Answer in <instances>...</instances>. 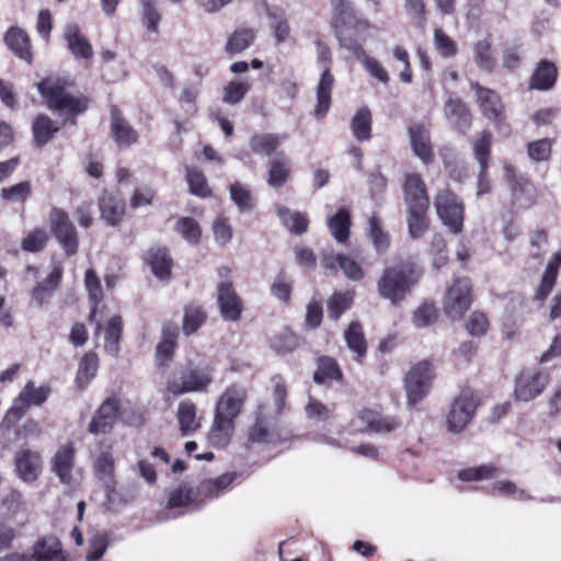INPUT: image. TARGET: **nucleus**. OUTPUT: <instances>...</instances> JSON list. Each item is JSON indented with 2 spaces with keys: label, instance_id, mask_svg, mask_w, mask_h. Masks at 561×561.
I'll return each instance as SVG.
<instances>
[{
  "label": "nucleus",
  "instance_id": "1",
  "mask_svg": "<svg viewBox=\"0 0 561 561\" xmlns=\"http://www.w3.org/2000/svg\"><path fill=\"white\" fill-rule=\"evenodd\" d=\"M422 276V270L411 261H400L385 267L377 279V294L392 306H399L411 294Z\"/></svg>",
  "mask_w": 561,
  "mask_h": 561
},
{
  "label": "nucleus",
  "instance_id": "2",
  "mask_svg": "<svg viewBox=\"0 0 561 561\" xmlns=\"http://www.w3.org/2000/svg\"><path fill=\"white\" fill-rule=\"evenodd\" d=\"M38 92L46 100L49 110L66 118L83 113L89 100L82 94H73L66 90L60 79L47 78L37 84Z\"/></svg>",
  "mask_w": 561,
  "mask_h": 561
},
{
  "label": "nucleus",
  "instance_id": "3",
  "mask_svg": "<svg viewBox=\"0 0 561 561\" xmlns=\"http://www.w3.org/2000/svg\"><path fill=\"white\" fill-rule=\"evenodd\" d=\"M213 381V370L209 366L190 362L169 377L167 392L174 397L207 392Z\"/></svg>",
  "mask_w": 561,
  "mask_h": 561
},
{
  "label": "nucleus",
  "instance_id": "4",
  "mask_svg": "<svg viewBox=\"0 0 561 561\" xmlns=\"http://www.w3.org/2000/svg\"><path fill=\"white\" fill-rule=\"evenodd\" d=\"M473 301L472 285L469 278H455L443 296V310L447 318L459 320Z\"/></svg>",
  "mask_w": 561,
  "mask_h": 561
},
{
  "label": "nucleus",
  "instance_id": "5",
  "mask_svg": "<svg viewBox=\"0 0 561 561\" xmlns=\"http://www.w3.org/2000/svg\"><path fill=\"white\" fill-rule=\"evenodd\" d=\"M434 206L438 218L453 233L462 231L465 205L457 195L443 188L436 193Z\"/></svg>",
  "mask_w": 561,
  "mask_h": 561
},
{
  "label": "nucleus",
  "instance_id": "6",
  "mask_svg": "<svg viewBox=\"0 0 561 561\" xmlns=\"http://www.w3.org/2000/svg\"><path fill=\"white\" fill-rule=\"evenodd\" d=\"M434 377L433 367L426 360L409 369L404 377V390L410 405L419 403L430 393Z\"/></svg>",
  "mask_w": 561,
  "mask_h": 561
},
{
  "label": "nucleus",
  "instance_id": "7",
  "mask_svg": "<svg viewBox=\"0 0 561 561\" xmlns=\"http://www.w3.org/2000/svg\"><path fill=\"white\" fill-rule=\"evenodd\" d=\"M478 402L470 391H462L454 399L446 415L447 431L453 434L461 433L473 419Z\"/></svg>",
  "mask_w": 561,
  "mask_h": 561
},
{
  "label": "nucleus",
  "instance_id": "8",
  "mask_svg": "<svg viewBox=\"0 0 561 561\" xmlns=\"http://www.w3.org/2000/svg\"><path fill=\"white\" fill-rule=\"evenodd\" d=\"M48 222L51 232L66 253L75 255L78 252V233L68 214L55 207L48 215Z\"/></svg>",
  "mask_w": 561,
  "mask_h": 561
},
{
  "label": "nucleus",
  "instance_id": "9",
  "mask_svg": "<svg viewBox=\"0 0 561 561\" xmlns=\"http://www.w3.org/2000/svg\"><path fill=\"white\" fill-rule=\"evenodd\" d=\"M225 277L217 286V301L221 317L228 321H237L242 312V300L234 291L232 282L228 278L230 271L227 267L219 270Z\"/></svg>",
  "mask_w": 561,
  "mask_h": 561
},
{
  "label": "nucleus",
  "instance_id": "10",
  "mask_svg": "<svg viewBox=\"0 0 561 561\" xmlns=\"http://www.w3.org/2000/svg\"><path fill=\"white\" fill-rule=\"evenodd\" d=\"M548 383V376L537 369H525L515 379L514 397L517 401L528 402L538 397Z\"/></svg>",
  "mask_w": 561,
  "mask_h": 561
},
{
  "label": "nucleus",
  "instance_id": "11",
  "mask_svg": "<svg viewBox=\"0 0 561 561\" xmlns=\"http://www.w3.org/2000/svg\"><path fill=\"white\" fill-rule=\"evenodd\" d=\"M397 416H382L378 411L364 409L353 420V427L359 432L390 433L399 428Z\"/></svg>",
  "mask_w": 561,
  "mask_h": 561
},
{
  "label": "nucleus",
  "instance_id": "12",
  "mask_svg": "<svg viewBox=\"0 0 561 561\" xmlns=\"http://www.w3.org/2000/svg\"><path fill=\"white\" fill-rule=\"evenodd\" d=\"M248 397L247 388L242 385H231L219 397L215 413L236 420L241 413Z\"/></svg>",
  "mask_w": 561,
  "mask_h": 561
},
{
  "label": "nucleus",
  "instance_id": "13",
  "mask_svg": "<svg viewBox=\"0 0 561 561\" xmlns=\"http://www.w3.org/2000/svg\"><path fill=\"white\" fill-rule=\"evenodd\" d=\"M118 401L114 398L106 399L93 415L88 431L91 434H105L111 431L116 422Z\"/></svg>",
  "mask_w": 561,
  "mask_h": 561
},
{
  "label": "nucleus",
  "instance_id": "14",
  "mask_svg": "<svg viewBox=\"0 0 561 561\" xmlns=\"http://www.w3.org/2000/svg\"><path fill=\"white\" fill-rule=\"evenodd\" d=\"M476 91L477 100L483 115L495 123H500L503 116V104L499 95L486 88L480 87L477 82L471 83Z\"/></svg>",
  "mask_w": 561,
  "mask_h": 561
},
{
  "label": "nucleus",
  "instance_id": "15",
  "mask_svg": "<svg viewBox=\"0 0 561 561\" xmlns=\"http://www.w3.org/2000/svg\"><path fill=\"white\" fill-rule=\"evenodd\" d=\"M404 197L409 208H428L430 201L423 179L417 173L405 176Z\"/></svg>",
  "mask_w": 561,
  "mask_h": 561
},
{
  "label": "nucleus",
  "instance_id": "16",
  "mask_svg": "<svg viewBox=\"0 0 561 561\" xmlns=\"http://www.w3.org/2000/svg\"><path fill=\"white\" fill-rule=\"evenodd\" d=\"M111 136L114 142L125 149L137 142L138 134L133 126L119 114L116 108L111 112Z\"/></svg>",
  "mask_w": 561,
  "mask_h": 561
},
{
  "label": "nucleus",
  "instance_id": "17",
  "mask_svg": "<svg viewBox=\"0 0 561 561\" xmlns=\"http://www.w3.org/2000/svg\"><path fill=\"white\" fill-rule=\"evenodd\" d=\"M15 469L23 481H35L42 470L41 456L27 449L18 451L15 455Z\"/></svg>",
  "mask_w": 561,
  "mask_h": 561
},
{
  "label": "nucleus",
  "instance_id": "18",
  "mask_svg": "<svg viewBox=\"0 0 561 561\" xmlns=\"http://www.w3.org/2000/svg\"><path fill=\"white\" fill-rule=\"evenodd\" d=\"M73 466V446L70 444L60 446L51 459V468L62 483L69 484L71 482Z\"/></svg>",
  "mask_w": 561,
  "mask_h": 561
},
{
  "label": "nucleus",
  "instance_id": "19",
  "mask_svg": "<svg viewBox=\"0 0 561 561\" xmlns=\"http://www.w3.org/2000/svg\"><path fill=\"white\" fill-rule=\"evenodd\" d=\"M4 42L9 49L20 59L31 64L33 58L28 35L20 27H10L4 34Z\"/></svg>",
  "mask_w": 561,
  "mask_h": 561
},
{
  "label": "nucleus",
  "instance_id": "20",
  "mask_svg": "<svg viewBox=\"0 0 561 561\" xmlns=\"http://www.w3.org/2000/svg\"><path fill=\"white\" fill-rule=\"evenodd\" d=\"M25 561H65L61 543L57 538L49 537L38 540Z\"/></svg>",
  "mask_w": 561,
  "mask_h": 561
},
{
  "label": "nucleus",
  "instance_id": "21",
  "mask_svg": "<svg viewBox=\"0 0 561 561\" xmlns=\"http://www.w3.org/2000/svg\"><path fill=\"white\" fill-rule=\"evenodd\" d=\"M233 432L234 420L215 413L207 439L211 446L225 448L230 443Z\"/></svg>",
  "mask_w": 561,
  "mask_h": 561
},
{
  "label": "nucleus",
  "instance_id": "22",
  "mask_svg": "<svg viewBox=\"0 0 561 561\" xmlns=\"http://www.w3.org/2000/svg\"><path fill=\"white\" fill-rule=\"evenodd\" d=\"M410 145L414 153L427 164L433 160V150L430 141L428 129L420 124H415L409 129Z\"/></svg>",
  "mask_w": 561,
  "mask_h": 561
},
{
  "label": "nucleus",
  "instance_id": "23",
  "mask_svg": "<svg viewBox=\"0 0 561 561\" xmlns=\"http://www.w3.org/2000/svg\"><path fill=\"white\" fill-rule=\"evenodd\" d=\"M104 333V350L111 356H117L122 336V319L119 316H112L103 324L98 323L96 334Z\"/></svg>",
  "mask_w": 561,
  "mask_h": 561
},
{
  "label": "nucleus",
  "instance_id": "24",
  "mask_svg": "<svg viewBox=\"0 0 561 561\" xmlns=\"http://www.w3.org/2000/svg\"><path fill=\"white\" fill-rule=\"evenodd\" d=\"M558 78V70L553 62L542 59L540 60L530 78L529 88L538 91L550 90Z\"/></svg>",
  "mask_w": 561,
  "mask_h": 561
},
{
  "label": "nucleus",
  "instance_id": "25",
  "mask_svg": "<svg viewBox=\"0 0 561 561\" xmlns=\"http://www.w3.org/2000/svg\"><path fill=\"white\" fill-rule=\"evenodd\" d=\"M176 421L182 436L196 432L201 427L196 404L188 400L181 401L178 405Z\"/></svg>",
  "mask_w": 561,
  "mask_h": 561
},
{
  "label": "nucleus",
  "instance_id": "26",
  "mask_svg": "<svg viewBox=\"0 0 561 561\" xmlns=\"http://www.w3.org/2000/svg\"><path fill=\"white\" fill-rule=\"evenodd\" d=\"M333 83L334 78L330 72V69L325 66L317 84V106L314 108V115L317 117H323L331 106V91Z\"/></svg>",
  "mask_w": 561,
  "mask_h": 561
},
{
  "label": "nucleus",
  "instance_id": "27",
  "mask_svg": "<svg viewBox=\"0 0 561 561\" xmlns=\"http://www.w3.org/2000/svg\"><path fill=\"white\" fill-rule=\"evenodd\" d=\"M65 38L68 47L76 58L90 59L93 49L89 41L80 33L77 25H68L65 31Z\"/></svg>",
  "mask_w": 561,
  "mask_h": 561
},
{
  "label": "nucleus",
  "instance_id": "28",
  "mask_svg": "<svg viewBox=\"0 0 561 561\" xmlns=\"http://www.w3.org/2000/svg\"><path fill=\"white\" fill-rule=\"evenodd\" d=\"M99 369V357L93 352L83 355L76 374V386L80 391L88 388Z\"/></svg>",
  "mask_w": 561,
  "mask_h": 561
},
{
  "label": "nucleus",
  "instance_id": "29",
  "mask_svg": "<svg viewBox=\"0 0 561 561\" xmlns=\"http://www.w3.org/2000/svg\"><path fill=\"white\" fill-rule=\"evenodd\" d=\"M447 119L460 131L466 133L471 125L470 113L461 100L449 99L444 108Z\"/></svg>",
  "mask_w": 561,
  "mask_h": 561
},
{
  "label": "nucleus",
  "instance_id": "30",
  "mask_svg": "<svg viewBox=\"0 0 561 561\" xmlns=\"http://www.w3.org/2000/svg\"><path fill=\"white\" fill-rule=\"evenodd\" d=\"M277 217L282 225L291 233L302 234L308 229L309 220L304 213L282 206L277 208Z\"/></svg>",
  "mask_w": 561,
  "mask_h": 561
},
{
  "label": "nucleus",
  "instance_id": "31",
  "mask_svg": "<svg viewBox=\"0 0 561 561\" xmlns=\"http://www.w3.org/2000/svg\"><path fill=\"white\" fill-rule=\"evenodd\" d=\"M100 209L102 218L108 225L116 226L125 213V203L112 194H104L100 201Z\"/></svg>",
  "mask_w": 561,
  "mask_h": 561
},
{
  "label": "nucleus",
  "instance_id": "32",
  "mask_svg": "<svg viewBox=\"0 0 561 561\" xmlns=\"http://www.w3.org/2000/svg\"><path fill=\"white\" fill-rule=\"evenodd\" d=\"M62 270L59 265H54L47 277L39 283L32 291V298L42 306L45 300L55 291L60 283Z\"/></svg>",
  "mask_w": 561,
  "mask_h": 561
},
{
  "label": "nucleus",
  "instance_id": "33",
  "mask_svg": "<svg viewBox=\"0 0 561 561\" xmlns=\"http://www.w3.org/2000/svg\"><path fill=\"white\" fill-rule=\"evenodd\" d=\"M561 264V254L554 255L548 262L546 270L541 277V283L536 291L535 298L543 300L552 290L558 276V270Z\"/></svg>",
  "mask_w": 561,
  "mask_h": 561
},
{
  "label": "nucleus",
  "instance_id": "34",
  "mask_svg": "<svg viewBox=\"0 0 561 561\" xmlns=\"http://www.w3.org/2000/svg\"><path fill=\"white\" fill-rule=\"evenodd\" d=\"M59 130V127L47 115H37L33 123V140L37 147L45 146L53 136Z\"/></svg>",
  "mask_w": 561,
  "mask_h": 561
},
{
  "label": "nucleus",
  "instance_id": "35",
  "mask_svg": "<svg viewBox=\"0 0 561 561\" xmlns=\"http://www.w3.org/2000/svg\"><path fill=\"white\" fill-rule=\"evenodd\" d=\"M148 263L158 278L167 279L170 276L172 260L165 249L151 248L148 252Z\"/></svg>",
  "mask_w": 561,
  "mask_h": 561
},
{
  "label": "nucleus",
  "instance_id": "36",
  "mask_svg": "<svg viewBox=\"0 0 561 561\" xmlns=\"http://www.w3.org/2000/svg\"><path fill=\"white\" fill-rule=\"evenodd\" d=\"M49 393L50 389L48 387H36L34 381H28L20 392L16 400L27 410L31 405L43 404L47 400Z\"/></svg>",
  "mask_w": 561,
  "mask_h": 561
},
{
  "label": "nucleus",
  "instance_id": "37",
  "mask_svg": "<svg viewBox=\"0 0 561 561\" xmlns=\"http://www.w3.org/2000/svg\"><path fill=\"white\" fill-rule=\"evenodd\" d=\"M140 15L144 26L148 32L157 33L162 20L157 0H139Z\"/></svg>",
  "mask_w": 561,
  "mask_h": 561
},
{
  "label": "nucleus",
  "instance_id": "38",
  "mask_svg": "<svg viewBox=\"0 0 561 561\" xmlns=\"http://www.w3.org/2000/svg\"><path fill=\"white\" fill-rule=\"evenodd\" d=\"M345 342L348 348L356 355V358H362L367 351L366 339L362 327L358 323H351L344 334Z\"/></svg>",
  "mask_w": 561,
  "mask_h": 561
},
{
  "label": "nucleus",
  "instance_id": "39",
  "mask_svg": "<svg viewBox=\"0 0 561 561\" xmlns=\"http://www.w3.org/2000/svg\"><path fill=\"white\" fill-rule=\"evenodd\" d=\"M282 140L283 137L273 134L254 135L250 138V147L254 153L271 156Z\"/></svg>",
  "mask_w": 561,
  "mask_h": 561
},
{
  "label": "nucleus",
  "instance_id": "40",
  "mask_svg": "<svg viewBox=\"0 0 561 561\" xmlns=\"http://www.w3.org/2000/svg\"><path fill=\"white\" fill-rule=\"evenodd\" d=\"M497 468L493 465H481L465 468L458 471L457 477L463 482H478L492 479L497 476Z\"/></svg>",
  "mask_w": 561,
  "mask_h": 561
},
{
  "label": "nucleus",
  "instance_id": "41",
  "mask_svg": "<svg viewBox=\"0 0 561 561\" xmlns=\"http://www.w3.org/2000/svg\"><path fill=\"white\" fill-rule=\"evenodd\" d=\"M350 213L346 209H340L329 219V228L337 242H345L350 233Z\"/></svg>",
  "mask_w": 561,
  "mask_h": 561
},
{
  "label": "nucleus",
  "instance_id": "42",
  "mask_svg": "<svg viewBox=\"0 0 561 561\" xmlns=\"http://www.w3.org/2000/svg\"><path fill=\"white\" fill-rule=\"evenodd\" d=\"M272 439L271 422L266 417H257L248 430V444H265Z\"/></svg>",
  "mask_w": 561,
  "mask_h": 561
},
{
  "label": "nucleus",
  "instance_id": "43",
  "mask_svg": "<svg viewBox=\"0 0 561 561\" xmlns=\"http://www.w3.org/2000/svg\"><path fill=\"white\" fill-rule=\"evenodd\" d=\"M254 33L252 30H237L229 36L226 44V50L231 55L240 54L252 45Z\"/></svg>",
  "mask_w": 561,
  "mask_h": 561
},
{
  "label": "nucleus",
  "instance_id": "44",
  "mask_svg": "<svg viewBox=\"0 0 561 561\" xmlns=\"http://www.w3.org/2000/svg\"><path fill=\"white\" fill-rule=\"evenodd\" d=\"M31 194L32 184L30 181H23L8 187H2L0 191L2 199L15 204L25 203L30 198Z\"/></svg>",
  "mask_w": 561,
  "mask_h": 561
},
{
  "label": "nucleus",
  "instance_id": "45",
  "mask_svg": "<svg viewBox=\"0 0 561 561\" xmlns=\"http://www.w3.org/2000/svg\"><path fill=\"white\" fill-rule=\"evenodd\" d=\"M84 284L92 304L90 318L93 319L96 307L103 298V291L101 280L92 268L85 271Z\"/></svg>",
  "mask_w": 561,
  "mask_h": 561
},
{
  "label": "nucleus",
  "instance_id": "46",
  "mask_svg": "<svg viewBox=\"0 0 561 561\" xmlns=\"http://www.w3.org/2000/svg\"><path fill=\"white\" fill-rule=\"evenodd\" d=\"M426 210L427 208H409L408 225L413 239L421 238L428 229Z\"/></svg>",
  "mask_w": 561,
  "mask_h": 561
},
{
  "label": "nucleus",
  "instance_id": "47",
  "mask_svg": "<svg viewBox=\"0 0 561 561\" xmlns=\"http://www.w3.org/2000/svg\"><path fill=\"white\" fill-rule=\"evenodd\" d=\"M352 130L357 140H367L371 131V117L367 108H360L352 119Z\"/></svg>",
  "mask_w": 561,
  "mask_h": 561
},
{
  "label": "nucleus",
  "instance_id": "48",
  "mask_svg": "<svg viewBox=\"0 0 561 561\" xmlns=\"http://www.w3.org/2000/svg\"><path fill=\"white\" fill-rule=\"evenodd\" d=\"M437 319L436 307L433 304L424 302L414 310L411 321L417 328H426L434 324Z\"/></svg>",
  "mask_w": 561,
  "mask_h": 561
},
{
  "label": "nucleus",
  "instance_id": "49",
  "mask_svg": "<svg viewBox=\"0 0 561 561\" xmlns=\"http://www.w3.org/2000/svg\"><path fill=\"white\" fill-rule=\"evenodd\" d=\"M93 468L99 480L110 483L115 469L113 455L110 451H102L96 457Z\"/></svg>",
  "mask_w": 561,
  "mask_h": 561
},
{
  "label": "nucleus",
  "instance_id": "50",
  "mask_svg": "<svg viewBox=\"0 0 561 561\" xmlns=\"http://www.w3.org/2000/svg\"><path fill=\"white\" fill-rule=\"evenodd\" d=\"M341 371L336 362L331 357H321L319 359V366L317 371L313 374V380L317 383H323L328 379H340Z\"/></svg>",
  "mask_w": 561,
  "mask_h": 561
},
{
  "label": "nucleus",
  "instance_id": "51",
  "mask_svg": "<svg viewBox=\"0 0 561 561\" xmlns=\"http://www.w3.org/2000/svg\"><path fill=\"white\" fill-rule=\"evenodd\" d=\"M211 230L214 240L219 247L227 245L233 237V228L229 219L224 216H218L213 221Z\"/></svg>",
  "mask_w": 561,
  "mask_h": 561
},
{
  "label": "nucleus",
  "instance_id": "52",
  "mask_svg": "<svg viewBox=\"0 0 561 561\" xmlns=\"http://www.w3.org/2000/svg\"><path fill=\"white\" fill-rule=\"evenodd\" d=\"M236 479V473L227 472L218 478L203 481L199 486L201 493L209 496L217 495L230 485Z\"/></svg>",
  "mask_w": 561,
  "mask_h": 561
},
{
  "label": "nucleus",
  "instance_id": "53",
  "mask_svg": "<svg viewBox=\"0 0 561 561\" xmlns=\"http://www.w3.org/2000/svg\"><path fill=\"white\" fill-rule=\"evenodd\" d=\"M492 489L503 496H514L519 501H529L533 499L527 491L518 488L516 483L511 480H496L492 483Z\"/></svg>",
  "mask_w": 561,
  "mask_h": 561
},
{
  "label": "nucleus",
  "instance_id": "54",
  "mask_svg": "<svg viewBox=\"0 0 561 561\" xmlns=\"http://www.w3.org/2000/svg\"><path fill=\"white\" fill-rule=\"evenodd\" d=\"M230 197L238 206L240 211H249L254 205L255 201L251 193L240 183H234L230 186Z\"/></svg>",
  "mask_w": 561,
  "mask_h": 561
},
{
  "label": "nucleus",
  "instance_id": "55",
  "mask_svg": "<svg viewBox=\"0 0 561 561\" xmlns=\"http://www.w3.org/2000/svg\"><path fill=\"white\" fill-rule=\"evenodd\" d=\"M205 312L201 307L190 306L185 309L183 318V331L186 335L193 334L204 323Z\"/></svg>",
  "mask_w": 561,
  "mask_h": 561
},
{
  "label": "nucleus",
  "instance_id": "56",
  "mask_svg": "<svg viewBox=\"0 0 561 561\" xmlns=\"http://www.w3.org/2000/svg\"><path fill=\"white\" fill-rule=\"evenodd\" d=\"M512 196L514 203L520 207H528L534 203L536 196V190L534 185L527 181L518 182L516 186L512 188Z\"/></svg>",
  "mask_w": 561,
  "mask_h": 561
},
{
  "label": "nucleus",
  "instance_id": "57",
  "mask_svg": "<svg viewBox=\"0 0 561 561\" xmlns=\"http://www.w3.org/2000/svg\"><path fill=\"white\" fill-rule=\"evenodd\" d=\"M289 175V164L283 160H274L271 162L268 171V184L272 187H282Z\"/></svg>",
  "mask_w": 561,
  "mask_h": 561
},
{
  "label": "nucleus",
  "instance_id": "58",
  "mask_svg": "<svg viewBox=\"0 0 561 561\" xmlns=\"http://www.w3.org/2000/svg\"><path fill=\"white\" fill-rule=\"evenodd\" d=\"M352 302V293L333 295L328 302L329 317L333 320H337L340 316L351 307Z\"/></svg>",
  "mask_w": 561,
  "mask_h": 561
},
{
  "label": "nucleus",
  "instance_id": "59",
  "mask_svg": "<svg viewBox=\"0 0 561 561\" xmlns=\"http://www.w3.org/2000/svg\"><path fill=\"white\" fill-rule=\"evenodd\" d=\"M336 261L342 268L344 275L353 280V282H359L365 277V271L360 266L358 262H356L354 259L339 254L336 256Z\"/></svg>",
  "mask_w": 561,
  "mask_h": 561
},
{
  "label": "nucleus",
  "instance_id": "60",
  "mask_svg": "<svg viewBox=\"0 0 561 561\" xmlns=\"http://www.w3.org/2000/svg\"><path fill=\"white\" fill-rule=\"evenodd\" d=\"M176 229L179 233L190 243H197L201 239L202 231L196 220L183 217L178 220Z\"/></svg>",
  "mask_w": 561,
  "mask_h": 561
},
{
  "label": "nucleus",
  "instance_id": "61",
  "mask_svg": "<svg viewBox=\"0 0 561 561\" xmlns=\"http://www.w3.org/2000/svg\"><path fill=\"white\" fill-rule=\"evenodd\" d=\"M186 179L190 192L194 195L204 197L209 194V188L204 174L195 169H186Z\"/></svg>",
  "mask_w": 561,
  "mask_h": 561
},
{
  "label": "nucleus",
  "instance_id": "62",
  "mask_svg": "<svg viewBox=\"0 0 561 561\" xmlns=\"http://www.w3.org/2000/svg\"><path fill=\"white\" fill-rule=\"evenodd\" d=\"M474 60L484 70H492L495 60L492 56L491 45L488 41H479L474 47Z\"/></svg>",
  "mask_w": 561,
  "mask_h": 561
},
{
  "label": "nucleus",
  "instance_id": "63",
  "mask_svg": "<svg viewBox=\"0 0 561 561\" xmlns=\"http://www.w3.org/2000/svg\"><path fill=\"white\" fill-rule=\"evenodd\" d=\"M249 89L250 84L245 81H231L224 89L222 99L228 104H237L241 102Z\"/></svg>",
  "mask_w": 561,
  "mask_h": 561
},
{
  "label": "nucleus",
  "instance_id": "64",
  "mask_svg": "<svg viewBox=\"0 0 561 561\" xmlns=\"http://www.w3.org/2000/svg\"><path fill=\"white\" fill-rule=\"evenodd\" d=\"M107 545V536L105 533L94 535L89 541V550L85 560L99 561L106 552Z\"/></svg>",
  "mask_w": 561,
  "mask_h": 561
}]
</instances>
